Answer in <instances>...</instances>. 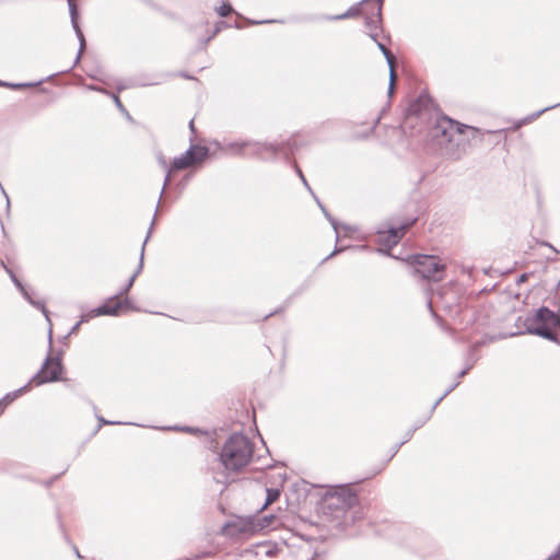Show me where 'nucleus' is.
<instances>
[{"instance_id": "1", "label": "nucleus", "mask_w": 560, "mask_h": 560, "mask_svg": "<svg viewBox=\"0 0 560 560\" xmlns=\"http://www.w3.org/2000/svg\"><path fill=\"white\" fill-rule=\"evenodd\" d=\"M417 107L418 105L410 107L409 119L415 115L420 120H427L428 140L450 159H460L466 153L469 142L482 135L475 127L459 124L444 115L427 109L418 112Z\"/></svg>"}, {"instance_id": "2", "label": "nucleus", "mask_w": 560, "mask_h": 560, "mask_svg": "<svg viewBox=\"0 0 560 560\" xmlns=\"http://www.w3.org/2000/svg\"><path fill=\"white\" fill-rule=\"evenodd\" d=\"M432 318L441 331L453 338L455 341L468 342L474 336L480 335L481 337L470 345L478 351L482 347L498 340L520 335H529L528 331H526V328L529 326L530 322L526 319V317H524V319L523 317H516L514 322L516 330H499L498 332H493L488 329V320L491 317H450L451 320H447V317Z\"/></svg>"}, {"instance_id": "3", "label": "nucleus", "mask_w": 560, "mask_h": 560, "mask_svg": "<svg viewBox=\"0 0 560 560\" xmlns=\"http://www.w3.org/2000/svg\"><path fill=\"white\" fill-rule=\"evenodd\" d=\"M323 514L336 522V527L347 530L363 518L357 491L349 485L327 488L319 502Z\"/></svg>"}, {"instance_id": "4", "label": "nucleus", "mask_w": 560, "mask_h": 560, "mask_svg": "<svg viewBox=\"0 0 560 560\" xmlns=\"http://www.w3.org/2000/svg\"><path fill=\"white\" fill-rule=\"evenodd\" d=\"M48 323V352L43 361L40 369L32 376V378L20 388L7 393L0 399V415L5 408L23 394L31 389V385L40 386L44 384L56 383L62 381V373L66 372L63 364V350L52 351V323L51 317H45Z\"/></svg>"}, {"instance_id": "5", "label": "nucleus", "mask_w": 560, "mask_h": 560, "mask_svg": "<svg viewBox=\"0 0 560 560\" xmlns=\"http://www.w3.org/2000/svg\"><path fill=\"white\" fill-rule=\"evenodd\" d=\"M254 447V442L245 433L233 432L222 445L219 462L224 469L238 472L250 463Z\"/></svg>"}, {"instance_id": "6", "label": "nucleus", "mask_w": 560, "mask_h": 560, "mask_svg": "<svg viewBox=\"0 0 560 560\" xmlns=\"http://www.w3.org/2000/svg\"><path fill=\"white\" fill-rule=\"evenodd\" d=\"M413 273L420 279L440 282L445 277L446 266L431 255H416L412 258Z\"/></svg>"}, {"instance_id": "7", "label": "nucleus", "mask_w": 560, "mask_h": 560, "mask_svg": "<svg viewBox=\"0 0 560 560\" xmlns=\"http://www.w3.org/2000/svg\"><path fill=\"white\" fill-rule=\"evenodd\" d=\"M529 335L538 336L560 346V317H526Z\"/></svg>"}, {"instance_id": "8", "label": "nucleus", "mask_w": 560, "mask_h": 560, "mask_svg": "<svg viewBox=\"0 0 560 560\" xmlns=\"http://www.w3.org/2000/svg\"><path fill=\"white\" fill-rule=\"evenodd\" d=\"M529 335L538 336L560 346V317H526Z\"/></svg>"}, {"instance_id": "9", "label": "nucleus", "mask_w": 560, "mask_h": 560, "mask_svg": "<svg viewBox=\"0 0 560 560\" xmlns=\"http://www.w3.org/2000/svg\"><path fill=\"white\" fill-rule=\"evenodd\" d=\"M121 311L124 313H140L144 312L140 307L133 305L130 301L127 299L120 298V296H112L107 299L104 303L101 305L89 308V307H82L80 315H117V312Z\"/></svg>"}, {"instance_id": "10", "label": "nucleus", "mask_w": 560, "mask_h": 560, "mask_svg": "<svg viewBox=\"0 0 560 560\" xmlns=\"http://www.w3.org/2000/svg\"><path fill=\"white\" fill-rule=\"evenodd\" d=\"M209 155V149L205 145L190 144V147L179 156H176L171 166V171L188 168L195 164L201 163Z\"/></svg>"}, {"instance_id": "11", "label": "nucleus", "mask_w": 560, "mask_h": 560, "mask_svg": "<svg viewBox=\"0 0 560 560\" xmlns=\"http://www.w3.org/2000/svg\"><path fill=\"white\" fill-rule=\"evenodd\" d=\"M366 8L363 9L364 14V23L366 28L369 30V36L376 40L377 30L380 28V24L382 21V7L383 4L369 1Z\"/></svg>"}, {"instance_id": "12", "label": "nucleus", "mask_w": 560, "mask_h": 560, "mask_svg": "<svg viewBox=\"0 0 560 560\" xmlns=\"http://www.w3.org/2000/svg\"><path fill=\"white\" fill-rule=\"evenodd\" d=\"M246 154L245 156H276L280 151L281 147L277 143L260 142L255 140H244Z\"/></svg>"}, {"instance_id": "13", "label": "nucleus", "mask_w": 560, "mask_h": 560, "mask_svg": "<svg viewBox=\"0 0 560 560\" xmlns=\"http://www.w3.org/2000/svg\"><path fill=\"white\" fill-rule=\"evenodd\" d=\"M416 222V219L407 220L401 223L399 226H392L388 230V233H380L378 242L384 244L388 248L397 245L400 238L404 236L405 232Z\"/></svg>"}, {"instance_id": "14", "label": "nucleus", "mask_w": 560, "mask_h": 560, "mask_svg": "<svg viewBox=\"0 0 560 560\" xmlns=\"http://www.w3.org/2000/svg\"><path fill=\"white\" fill-rule=\"evenodd\" d=\"M1 266L4 268V270L8 272V275L10 276L12 282L15 284V287L19 289V291L24 295V298L31 303V304H34L36 305L37 310L42 311L43 312V315H49L48 312L46 311L45 308V304L43 302H37L35 303V301H33V299L31 298V295L28 294V292L26 291V289L24 288V285L22 284V282L19 280V278L16 277V275L14 273V271L5 265L4 261H1Z\"/></svg>"}, {"instance_id": "15", "label": "nucleus", "mask_w": 560, "mask_h": 560, "mask_svg": "<svg viewBox=\"0 0 560 560\" xmlns=\"http://www.w3.org/2000/svg\"><path fill=\"white\" fill-rule=\"evenodd\" d=\"M240 518V527L238 530H243V534L247 535H255L259 533L257 521L255 515H249L245 517H238Z\"/></svg>"}, {"instance_id": "16", "label": "nucleus", "mask_w": 560, "mask_h": 560, "mask_svg": "<svg viewBox=\"0 0 560 560\" xmlns=\"http://www.w3.org/2000/svg\"><path fill=\"white\" fill-rule=\"evenodd\" d=\"M155 213H158V209L155 210ZM154 217H156V214H154ZM154 222H155V218H153V220H152V222H151V225H150V229H149V231H148L147 237H145V240H144V242H143V244H142V247H141V254H140V259H139V265H138L137 271H136V272L130 277V279H129V281H128V284H127L126 290H128V289L132 285V283H133L135 279H136V277H137V276L141 272V270H142V267H143V257H144V248H145L147 242L149 241L150 235H151V233H152V230H153V226H154Z\"/></svg>"}, {"instance_id": "17", "label": "nucleus", "mask_w": 560, "mask_h": 560, "mask_svg": "<svg viewBox=\"0 0 560 560\" xmlns=\"http://www.w3.org/2000/svg\"><path fill=\"white\" fill-rule=\"evenodd\" d=\"M240 526L238 517L234 521H226L221 528V534L230 538H237L243 535V530H238Z\"/></svg>"}, {"instance_id": "18", "label": "nucleus", "mask_w": 560, "mask_h": 560, "mask_svg": "<svg viewBox=\"0 0 560 560\" xmlns=\"http://www.w3.org/2000/svg\"><path fill=\"white\" fill-rule=\"evenodd\" d=\"M369 3L370 2H363L362 0L359 3L351 5L345 13L329 16L328 20L338 21L357 16L361 10L363 11V9L368 7Z\"/></svg>"}, {"instance_id": "19", "label": "nucleus", "mask_w": 560, "mask_h": 560, "mask_svg": "<svg viewBox=\"0 0 560 560\" xmlns=\"http://www.w3.org/2000/svg\"><path fill=\"white\" fill-rule=\"evenodd\" d=\"M312 488H314L313 485H311L306 480L302 479L298 482H294L291 486V491L296 494L298 500H300L301 498H303L305 500Z\"/></svg>"}, {"instance_id": "20", "label": "nucleus", "mask_w": 560, "mask_h": 560, "mask_svg": "<svg viewBox=\"0 0 560 560\" xmlns=\"http://www.w3.org/2000/svg\"><path fill=\"white\" fill-rule=\"evenodd\" d=\"M479 351L472 348L471 346L468 347L464 360L465 364L470 366L471 369L477 364V362L480 360Z\"/></svg>"}, {"instance_id": "21", "label": "nucleus", "mask_w": 560, "mask_h": 560, "mask_svg": "<svg viewBox=\"0 0 560 560\" xmlns=\"http://www.w3.org/2000/svg\"><path fill=\"white\" fill-rule=\"evenodd\" d=\"M241 144H244V140L229 142L225 144L224 150L231 154H237V155L245 156V154H246L245 145H241Z\"/></svg>"}, {"instance_id": "22", "label": "nucleus", "mask_w": 560, "mask_h": 560, "mask_svg": "<svg viewBox=\"0 0 560 560\" xmlns=\"http://www.w3.org/2000/svg\"><path fill=\"white\" fill-rule=\"evenodd\" d=\"M73 31L78 37V40H79V50H78V55L75 57V60H74V65H77L80 59H81V56L85 49V46H86V42H85V37L83 35V32L81 30L80 26H77V27H73Z\"/></svg>"}, {"instance_id": "23", "label": "nucleus", "mask_w": 560, "mask_h": 560, "mask_svg": "<svg viewBox=\"0 0 560 560\" xmlns=\"http://www.w3.org/2000/svg\"><path fill=\"white\" fill-rule=\"evenodd\" d=\"M95 417L97 419L98 424L94 429V431L92 432V435H95L103 425H116V424H133V425H138L137 423H133V422H121V421L107 420L103 416H100L97 413H95Z\"/></svg>"}, {"instance_id": "24", "label": "nucleus", "mask_w": 560, "mask_h": 560, "mask_svg": "<svg viewBox=\"0 0 560 560\" xmlns=\"http://www.w3.org/2000/svg\"><path fill=\"white\" fill-rule=\"evenodd\" d=\"M314 199L316 200L317 205L322 209L324 215L328 219L330 222L335 233H336V240H339V223L331 217V214L327 211V209L323 206V203L319 201V199L315 196Z\"/></svg>"}, {"instance_id": "25", "label": "nucleus", "mask_w": 560, "mask_h": 560, "mask_svg": "<svg viewBox=\"0 0 560 560\" xmlns=\"http://www.w3.org/2000/svg\"><path fill=\"white\" fill-rule=\"evenodd\" d=\"M256 546L257 547L268 546V549L265 551V555L268 558L277 557L278 553L282 550V548L277 542L262 541V542L257 544Z\"/></svg>"}, {"instance_id": "26", "label": "nucleus", "mask_w": 560, "mask_h": 560, "mask_svg": "<svg viewBox=\"0 0 560 560\" xmlns=\"http://www.w3.org/2000/svg\"><path fill=\"white\" fill-rule=\"evenodd\" d=\"M277 516L275 514L264 515L261 517H256L257 528L261 532L265 528L271 527L276 521Z\"/></svg>"}, {"instance_id": "27", "label": "nucleus", "mask_w": 560, "mask_h": 560, "mask_svg": "<svg viewBox=\"0 0 560 560\" xmlns=\"http://www.w3.org/2000/svg\"><path fill=\"white\" fill-rule=\"evenodd\" d=\"M280 489L278 488H267L266 489V500L264 505L261 506V510L268 506L269 504L276 502L280 497Z\"/></svg>"}, {"instance_id": "28", "label": "nucleus", "mask_w": 560, "mask_h": 560, "mask_svg": "<svg viewBox=\"0 0 560 560\" xmlns=\"http://www.w3.org/2000/svg\"><path fill=\"white\" fill-rule=\"evenodd\" d=\"M68 7H69V13H70V20H71L72 27L80 26L79 21H78V16H79L78 7H77L75 2L73 0L68 1Z\"/></svg>"}, {"instance_id": "29", "label": "nucleus", "mask_w": 560, "mask_h": 560, "mask_svg": "<svg viewBox=\"0 0 560 560\" xmlns=\"http://www.w3.org/2000/svg\"><path fill=\"white\" fill-rule=\"evenodd\" d=\"M40 83H42V81L34 82V83H10V82H4V81L0 80V86L10 88L13 90H21L24 88H33V86L39 85Z\"/></svg>"}, {"instance_id": "30", "label": "nucleus", "mask_w": 560, "mask_h": 560, "mask_svg": "<svg viewBox=\"0 0 560 560\" xmlns=\"http://www.w3.org/2000/svg\"><path fill=\"white\" fill-rule=\"evenodd\" d=\"M92 317H80V320L77 322L74 325L71 326L70 330L63 335L62 337H60V341L62 342H66V340L73 334H75L79 329V327L83 324V323H88Z\"/></svg>"}, {"instance_id": "31", "label": "nucleus", "mask_w": 560, "mask_h": 560, "mask_svg": "<svg viewBox=\"0 0 560 560\" xmlns=\"http://www.w3.org/2000/svg\"><path fill=\"white\" fill-rule=\"evenodd\" d=\"M375 42L377 44L378 49L384 55L387 65H392V60H395V56L393 55V52L383 43L377 42V39Z\"/></svg>"}, {"instance_id": "32", "label": "nucleus", "mask_w": 560, "mask_h": 560, "mask_svg": "<svg viewBox=\"0 0 560 560\" xmlns=\"http://www.w3.org/2000/svg\"><path fill=\"white\" fill-rule=\"evenodd\" d=\"M183 432L189 433L192 435H208V431L203 430L199 427H191V425H183Z\"/></svg>"}, {"instance_id": "33", "label": "nucleus", "mask_w": 560, "mask_h": 560, "mask_svg": "<svg viewBox=\"0 0 560 560\" xmlns=\"http://www.w3.org/2000/svg\"><path fill=\"white\" fill-rule=\"evenodd\" d=\"M527 315H558L556 312L549 310L547 306H540L538 308H533L532 311H528Z\"/></svg>"}, {"instance_id": "34", "label": "nucleus", "mask_w": 560, "mask_h": 560, "mask_svg": "<svg viewBox=\"0 0 560 560\" xmlns=\"http://www.w3.org/2000/svg\"><path fill=\"white\" fill-rule=\"evenodd\" d=\"M116 105V107L119 109V112H121L122 114L126 115V117L128 118V120H131V116L129 115V113L127 112V109L125 108L124 104L121 103V101L119 100V97L114 94V93H110L109 94Z\"/></svg>"}, {"instance_id": "35", "label": "nucleus", "mask_w": 560, "mask_h": 560, "mask_svg": "<svg viewBox=\"0 0 560 560\" xmlns=\"http://www.w3.org/2000/svg\"><path fill=\"white\" fill-rule=\"evenodd\" d=\"M559 106H560V102H559V103H557V104H553V105L547 106V107H545V108H542V109H540V110H538V112L534 113L533 115H530V116L527 118V120H529V121H530V120H533V119H536V118H538L541 114H544L545 112H548V110L553 109V108L559 107Z\"/></svg>"}, {"instance_id": "36", "label": "nucleus", "mask_w": 560, "mask_h": 560, "mask_svg": "<svg viewBox=\"0 0 560 560\" xmlns=\"http://www.w3.org/2000/svg\"><path fill=\"white\" fill-rule=\"evenodd\" d=\"M68 467L66 469H63L61 472L57 474V475H54L52 477H50L49 479L45 480L43 482V485L46 487V488H50L55 481H57L61 475H63L66 471H67Z\"/></svg>"}, {"instance_id": "37", "label": "nucleus", "mask_w": 560, "mask_h": 560, "mask_svg": "<svg viewBox=\"0 0 560 560\" xmlns=\"http://www.w3.org/2000/svg\"><path fill=\"white\" fill-rule=\"evenodd\" d=\"M295 170H296V173H298L299 177L301 178L303 185L312 194V196L315 197L316 195L314 194V191L312 190L311 186L308 185V183H307L305 176L303 175L302 171L298 166H295Z\"/></svg>"}, {"instance_id": "38", "label": "nucleus", "mask_w": 560, "mask_h": 560, "mask_svg": "<svg viewBox=\"0 0 560 560\" xmlns=\"http://www.w3.org/2000/svg\"><path fill=\"white\" fill-rule=\"evenodd\" d=\"M232 12V7L230 4H222L218 9V14L222 18L228 16Z\"/></svg>"}, {"instance_id": "39", "label": "nucleus", "mask_w": 560, "mask_h": 560, "mask_svg": "<svg viewBox=\"0 0 560 560\" xmlns=\"http://www.w3.org/2000/svg\"><path fill=\"white\" fill-rule=\"evenodd\" d=\"M431 417H429V415H427L424 418L422 419H418L413 425L411 427L412 429H415V431L419 430L420 428H422L425 422L430 419Z\"/></svg>"}, {"instance_id": "40", "label": "nucleus", "mask_w": 560, "mask_h": 560, "mask_svg": "<svg viewBox=\"0 0 560 560\" xmlns=\"http://www.w3.org/2000/svg\"><path fill=\"white\" fill-rule=\"evenodd\" d=\"M183 425H178V424H174V425H166V427H159L158 429L159 430H163V431H177V432H183Z\"/></svg>"}, {"instance_id": "41", "label": "nucleus", "mask_w": 560, "mask_h": 560, "mask_svg": "<svg viewBox=\"0 0 560 560\" xmlns=\"http://www.w3.org/2000/svg\"><path fill=\"white\" fill-rule=\"evenodd\" d=\"M402 445H404V442H398V443L393 445L390 456L388 457L386 463H388L398 453V451L400 450V447Z\"/></svg>"}, {"instance_id": "42", "label": "nucleus", "mask_w": 560, "mask_h": 560, "mask_svg": "<svg viewBox=\"0 0 560 560\" xmlns=\"http://www.w3.org/2000/svg\"><path fill=\"white\" fill-rule=\"evenodd\" d=\"M459 381L454 382L453 384L448 385V387L444 390L443 397H447L455 388L459 385Z\"/></svg>"}, {"instance_id": "43", "label": "nucleus", "mask_w": 560, "mask_h": 560, "mask_svg": "<svg viewBox=\"0 0 560 560\" xmlns=\"http://www.w3.org/2000/svg\"><path fill=\"white\" fill-rule=\"evenodd\" d=\"M445 397H443V394L434 401V404L432 405V407L430 408L428 415L429 417H432L434 410L436 409V407L442 402V400L444 399Z\"/></svg>"}, {"instance_id": "44", "label": "nucleus", "mask_w": 560, "mask_h": 560, "mask_svg": "<svg viewBox=\"0 0 560 560\" xmlns=\"http://www.w3.org/2000/svg\"><path fill=\"white\" fill-rule=\"evenodd\" d=\"M394 65H395V60H392V65H388V67H389V82H393V83H395V81H396V72H395Z\"/></svg>"}, {"instance_id": "45", "label": "nucleus", "mask_w": 560, "mask_h": 560, "mask_svg": "<svg viewBox=\"0 0 560 560\" xmlns=\"http://www.w3.org/2000/svg\"><path fill=\"white\" fill-rule=\"evenodd\" d=\"M470 370H471V368L465 364V366L457 373V376H456L457 381L459 378L466 376L469 373Z\"/></svg>"}, {"instance_id": "46", "label": "nucleus", "mask_w": 560, "mask_h": 560, "mask_svg": "<svg viewBox=\"0 0 560 560\" xmlns=\"http://www.w3.org/2000/svg\"><path fill=\"white\" fill-rule=\"evenodd\" d=\"M415 429L410 428L404 435V439L400 441V442H404V444H406L407 442L410 441V439L412 438L413 433H415Z\"/></svg>"}, {"instance_id": "47", "label": "nucleus", "mask_w": 560, "mask_h": 560, "mask_svg": "<svg viewBox=\"0 0 560 560\" xmlns=\"http://www.w3.org/2000/svg\"><path fill=\"white\" fill-rule=\"evenodd\" d=\"M346 248H347V247H337V246H336V247H335V249H334V250H332V252H331V253H330V254H329V255L324 259V261H325V260H328V259H330L332 256H335V255H337V254H339V253L343 252Z\"/></svg>"}, {"instance_id": "48", "label": "nucleus", "mask_w": 560, "mask_h": 560, "mask_svg": "<svg viewBox=\"0 0 560 560\" xmlns=\"http://www.w3.org/2000/svg\"><path fill=\"white\" fill-rule=\"evenodd\" d=\"M546 560H560V545L558 549L552 552Z\"/></svg>"}, {"instance_id": "49", "label": "nucleus", "mask_w": 560, "mask_h": 560, "mask_svg": "<svg viewBox=\"0 0 560 560\" xmlns=\"http://www.w3.org/2000/svg\"><path fill=\"white\" fill-rule=\"evenodd\" d=\"M378 122H380V117H377V118L373 121V124L369 127V131H368V133H366V135H371V133H373Z\"/></svg>"}, {"instance_id": "50", "label": "nucleus", "mask_w": 560, "mask_h": 560, "mask_svg": "<svg viewBox=\"0 0 560 560\" xmlns=\"http://www.w3.org/2000/svg\"><path fill=\"white\" fill-rule=\"evenodd\" d=\"M72 549H73V552L75 555V557L79 559V560H86L84 556H82L78 549V547L75 545H72Z\"/></svg>"}, {"instance_id": "51", "label": "nucleus", "mask_w": 560, "mask_h": 560, "mask_svg": "<svg viewBox=\"0 0 560 560\" xmlns=\"http://www.w3.org/2000/svg\"><path fill=\"white\" fill-rule=\"evenodd\" d=\"M90 90L92 91H96V92H102V93H106V94H109L107 91H105L103 88H100V86H96V85H90L89 86Z\"/></svg>"}, {"instance_id": "52", "label": "nucleus", "mask_w": 560, "mask_h": 560, "mask_svg": "<svg viewBox=\"0 0 560 560\" xmlns=\"http://www.w3.org/2000/svg\"><path fill=\"white\" fill-rule=\"evenodd\" d=\"M529 275L528 273H522L518 279H517V283H522V282H525L527 279H528Z\"/></svg>"}, {"instance_id": "53", "label": "nucleus", "mask_w": 560, "mask_h": 560, "mask_svg": "<svg viewBox=\"0 0 560 560\" xmlns=\"http://www.w3.org/2000/svg\"><path fill=\"white\" fill-rule=\"evenodd\" d=\"M168 180H170V172H168V173H167V175L165 176L164 184H163V188H162L161 194H160V198L162 197L163 191H164V189H165V186L168 184Z\"/></svg>"}, {"instance_id": "54", "label": "nucleus", "mask_w": 560, "mask_h": 560, "mask_svg": "<svg viewBox=\"0 0 560 560\" xmlns=\"http://www.w3.org/2000/svg\"><path fill=\"white\" fill-rule=\"evenodd\" d=\"M395 90V83L389 82L388 84V95L392 96Z\"/></svg>"}, {"instance_id": "55", "label": "nucleus", "mask_w": 560, "mask_h": 560, "mask_svg": "<svg viewBox=\"0 0 560 560\" xmlns=\"http://www.w3.org/2000/svg\"><path fill=\"white\" fill-rule=\"evenodd\" d=\"M275 20H268V21H252V24H262V23H273Z\"/></svg>"}, {"instance_id": "56", "label": "nucleus", "mask_w": 560, "mask_h": 560, "mask_svg": "<svg viewBox=\"0 0 560 560\" xmlns=\"http://www.w3.org/2000/svg\"><path fill=\"white\" fill-rule=\"evenodd\" d=\"M428 307H429L430 312L432 313L431 315H438V314H436V311H434V310L432 308V301H429V302H428Z\"/></svg>"}, {"instance_id": "57", "label": "nucleus", "mask_w": 560, "mask_h": 560, "mask_svg": "<svg viewBox=\"0 0 560 560\" xmlns=\"http://www.w3.org/2000/svg\"><path fill=\"white\" fill-rule=\"evenodd\" d=\"M63 374H65V372L62 373V375H63ZM61 382H63V383L66 384V386H67V387H71V384H70V382H71V381H70L69 378H65V377L62 376V381H61Z\"/></svg>"}, {"instance_id": "58", "label": "nucleus", "mask_w": 560, "mask_h": 560, "mask_svg": "<svg viewBox=\"0 0 560 560\" xmlns=\"http://www.w3.org/2000/svg\"><path fill=\"white\" fill-rule=\"evenodd\" d=\"M0 187H1V190H2L3 195L7 198V206L9 207L10 206L9 197H8L7 192L4 191L3 187L1 185H0Z\"/></svg>"}, {"instance_id": "59", "label": "nucleus", "mask_w": 560, "mask_h": 560, "mask_svg": "<svg viewBox=\"0 0 560 560\" xmlns=\"http://www.w3.org/2000/svg\"><path fill=\"white\" fill-rule=\"evenodd\" d=\"M189 128H190V130H191V132H192V133H195V132H196V130H195V126H194V120H190V122H189Z\"/></svg>"}, {"instance_id": "60", "label": "nucleus", "mask_w": 560, "mask_h": 560, "mask_svg": "<svg viewBox=\"0 0 560 560\" xmlns=\"http://www.w3.org/2000/svg\"><path fill=\"white\" fill-rule=\"evenodd\" d=\"M151 315H159V316H162V315H165L164 313L162 312H151Z\"/></svg>"}, {"instance_id": "61", "label": "nucleus", "mask_w": 560, "mask_h": 560, "mask_svg": "<svg viewBox=\"0 0 560 560\" xmlns=\"http://www.w3.org/2000/svg\"><path fill=\"white\" fill-rule=\"evenodd\" d=\"M508 317H495L497 322L499 324H501V322H503V319H506Z\"/></svg>"}, {"instance_id": "62", "label": "nucleus", "mask_w": 560, "mask_h": 560, "mask_svg": "<svg viewBox=\"0 0 560 560\" xmlns=\"http://www.w3.org/2000/svg\"><path fill=\"white\" fill-rule=\"evenodd\" d=\"M182 77H184L185 79H191V77L188 75L187 73H183Z\"/></svg>"}, {"instance_id": "63", "label": "nucleus", "mask_w": 560, "mask_h": 560, "mask_svg": "<svg viewBox=\"0 0 560 560\" xmlns=\"http://www.w3.org/2000/svg\"><path fill=\"white\" fill-rule=\"evenodd\" d=\"M268 315L269 316L276 315V312H270Z\"/></svg>"}, {"instance_id": "64", "label": "nucleus", "mask_w": 560, "mask_h": 560, "mask_svg": "<svg viewBox=\"0 0 560 560\" xmlns=\"http://www.w3.org/2000/svg\"><path fill=\"white\" fill-rule=\"evenodd\" d=\"M90 404L92 405L93 409H96V406L92 401H90Z\"/></svg>"}]
</instances>
